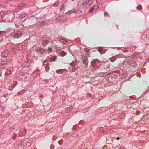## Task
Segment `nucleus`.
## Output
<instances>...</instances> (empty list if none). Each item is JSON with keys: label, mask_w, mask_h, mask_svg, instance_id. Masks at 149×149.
<instances>
[{"label": "nucleus", "mask_w": 149, "mask_h": 149, "mask_svg": "<svg viewBox=\"0 0 149 149\" xmlns=\"http://www.w3.org/2000/svg\"><path fill=\"white\" fill-rule=\"evenodd\" d=\"M76 61H72L70 64L71 67H69V70L72 72H75L76 70L75 66L76 65Z\"/></svg>", "instance_id": "f257e3e1"}, {"label": "nucleus", "mask_w": 149, "mask_h": 149, "mask_svg": "<svg viewBox=\"0 0 149 149\" xmlns=\"http://www.w3.org/2000/svg\"><path fill=\"white\" fill-rule=\"evenodd\" d=\"M93 3V1L92 0H87L83 3V6L85 7H88Z\"/></svg>", "instance_id": "f03ea898"}, {"label": "nucleus", "mask_w": 149, "mask_h": 149, "mask_svg": "<svg viewBox=\"0 0 149 149\" xmlns=\"http://www.w3.org/2000/svg\"><path fill=\"white\" fill-rule=\"evenodd\" d=\"M22 32L20 31H18L15 33L13 35V38L17 39L19 38L22 35Z\"/></svg>", "instance_id": "7ed1b4c3"}, {"label": "nucleus", "mask_w": 149, "mask_h": 149, "mask_svg": "<svg viewBox=\"0 0 149 149\" xmlns=\"http://www.w3.org/2000/svg\"><path fill=\"white\" fill-rule=\"evenodd\" d=\"M65 19V17L64 16H61L58 17L56 19L57 21L62 22Z\"/></svg>", "instance_id": "20e7f679"}, {"label": "nucleus", "mask_w": 149, "mask_h": 149, "mask_svg": "<svg viewBox=\"0 0 149 149\" xmlns=\"http://www.w3.org/2000/svg\"><path fill=\"white\" fill-rule=\"evenodd\" d=\"M8 62L6 61H2L0 63V69L6 67Z\"/></svg>", "instance_id": "39448f33"}, {"label": "nucleus", "mask_w": 149, "mask_h": 149, "mask_svg": "<svg viewBox=\"0 0 149 149\" xmlns=\"http://www.w3.org/2000/svg\"><path fill=\"white\" fill-rule=\"evenodd\" d=\"M36 51L37 54L39 55L44 52L45 49L42 48H38L36 50Z\"/></svg>", "instance_id": "423d86ee"}, {"label": "nucleus", "mask_w": 149, "mask_h": 149, "mask_svg": "<svg viewBox=\"0 0 149 149\" xmlns=\"http://www.w3.org/2000/svg\"><path fill=\"white\" fill-rule=\"evenodd\" d=\"M100 63V62L98 60H94L91 62L92 65L94 67H97Z\"/></svg>", "instance_id": "0eeeda50"}, {"label": "nucleus", "mask_w": 149, "mask_h": 149, "mask_svg": "<svg viewBox=\"0 0 149 149\" xmlns=\"http://www.w3.org/2000/svg\"><path fill=\"white\" fill-rule=\"evenodd\" d=\"M8 54V50H5L3 52L1 53V56L2 57L6 58Z\"/></svg>", "instance_id": "6e6552de"}, {"label": "nucleus", "mask_w": 149, "mask_h": 149, "mask_svg": "<svg viewBox=\"0 0 149 149\" xmlns=\"http://www.w3.org/2000/svg\"><path fill=\"white\" fill-rule=\"evenodd\" d=\"M99 52L101 54L104 53L105 52V50L103 47H100L98 49Z\"/></svg>", "instance_id": "1a4fd4ad"}, {"label": "nucleus", "mask_w": 149, "mask_h": 149, "mask_svg": "<svg viewBox=\"0 0 149 149\" xmlns=\"http://www.w3.org/2000/svg\"><path fill=\"white\" fill-rule=\"evenodd\" d=\"M76 11L74 9H73L70 10H69L66 13V15H70V14L74 12H75Z\"/></svg>", "instance_id": "9d476101"}, {"label": "nucleus", "mask_w": 149, "mask_h": 149, "mask_svg": "<svg viewBox=\"0 0 149 149\" xmlns=\"http://www.w3.org/2000/svg\"><path fill=\"white\" fill-rule=\"evenodd\" d=\"M72 108L73 107L72 106H70V107L67 108V109H66L65 112L67 113H68L72 110Z\"/></svg>", "instance_id": "9b49d317"}, {"label": "nucleus", "mask_w": 149, "mask_h": 149, "mask_svg": "<svg viewBox=\"0 0 149 149\" xmlns=\"http://www.w3.org/2000/svg\"><path fill=\"white\" fill-rule=\"evenodd\" d=\"M49 42V40H43L42 42V43L43 45H45L47 44Z\"/></svg>", "instance_id": "f8f14e48"}, {"label": "nucleus", "mask_w": 149, "mask_h": 149, "mask_svg": "<svg viewBox=\"0 0 149 149\" xmlns=\"http://www.w3.org/2000/svg\"><path fill=\"white\" fill-rule=\"evenodd\" d=\"M59 41L63 44H65L67 42V41L65 39L62 38H61Z\"/></svg>", "instance_id": "ddd939ff"}, {"label": "nucleus", "mask_w": 149, "mask_h": 149, "mask_svg": "<svg viewBox=\"0 0 149 149\" xmlns=\"http://www.w3.org/2000/svg\"><path fill=\"white\" fill-rule=\"evenodd\" d=\"M60 54L61 56H64L66 54V53L64 51H62L60 52Z\"/></svg>", "instance_id": "4468645a"}, {"label": "nucleus", "mask_w": 149, "mask_h": 149, "mask_svg": "<svg viewBox=\"0 0 149 149\" xmlns=\"http://www.w3.org/2000/svg\"><path fill=\"white\" fill-rule=\"evenodd\" d=\"M94 7H96V8H97V6H93V7H91V9H90V10H89V12H90V13H92V12H93V11L94 10Z\"/></svg>", "instance_id": "2eb2a0df"}, {"label": "nucleus", "mask_w": 149, "mask_h": 149, "mask_svg": "<svg viewBox=\"0 0 149 149\" xmlns=\"http://www.w3.org/2000/svg\"><path fill=\"white\" fill-rule=\"evenodd\" d=\"M27 16V14L26 13H23L20 15V17L21 18H25Z\"/></svg>", "instance_id": "dca6fc26"}, {"label": "nucleus", "mask_w": 149, "mask_h": 149, "mask_svg": "<svg viewBox=\"0 0 149 149\" xmlns=\"http://www.w3.org/2000/svg\"><path fill=\"white\" fill-rule=\"evenodd\" d=\"M18 84V83L16 81H15L13 83V84L12 85V86H13V88L15 87Z\"/></svg>", "instance_id": "f3484780"}, {"label": "nucleus", "mask_w": 149, "mask_h": 149, "mask_svg": "<svg viewBox=\"0 0 149 149\" xmlns=\"http://www.w3.org/2000/svg\"><path fill=\"white\" fill-rule=\"evenodd\" d=\"M26 132V130H24L22 132V136H23L25 135V134Z\"/></svg>", "instance_id": "a211bd4d"}, {"label": "nucleus", "mask_w": 149, "mask_h": 149, "mask_svg": "<svg viewBox=\"0 0 149 149\" xmlns=\"http://www.w3.org/2000/svg\"><path fill=\"white\" fill-rule=\"evenodd\" d=\"M137 8L138 10H140L142 8V6L141 5H139L137 7Z\"/></svg>", "instance_id": "6ab92c4d"}, {"label": "nucleus", "mask_w": 149, "mask_h": 149, "mask_svg": "<svg viewBox=\"0 0 149 149\" xmlns=\"http://www.w3.org/2000/svg\"><path fill=\"white\" fill-rule=\"evenodd\" d=\"M45 70L47 71H48L49 70V66L47 65L45 67Z\"/></svg>", "instance_id": "aec40b11"}, {"label": "nucleus", "mask_w": 149, "mask_h": 149, "mask_svg": "<svg viewBox=\"0 0 149 149\" xmlns=\"http://www.w3.org/2000/svg\"><path fill=\"white\" fill-rule=\"evenodd\" d=\"M56 58L55 56H53V57H52L51 58H50V60H51L53 61H54Z\"/></svg>", "instance_id": "412c9836"}, {"label": "nucleus", "mask_w": 149, "mask_h": 149, "mask_svg": "<svg viewBox=\"0 0 149 149\" xmlns=\"http://www.w3.org/2000/svg\"><path fill=\"white\" fill-rule=\"evenodd\" d=\"M24 93V90H22L18 93V94L19 95L23 94Z\"/></svg>", "instance_id": "4be33fe9"}, {"label": "nucleus", "mask_w": 149, "mask_h": 149, "mask_svg": "<svg viewBox=\"0 0 149 149\" xmlns=\"http://www.w3.org/2000/svg\"><path fill=\"white\" fill-rule=\"evenodd\" d=\"M11 72V71L10 70H7L6 71L5 74H6L9 75L10 73Z\"/></svg>", "instance_id": "5701e85b"}, {"label": "nucleus", "mask_w": 149, "mask_h": 149, "mask_svg": "<svg viewBox=\"0 0 149 149\" xmlns=\"http://www.w3.org/2000/svg\"><path fill=\"white\" fill-rule=\"evenodd\" d=\"M110 60L111 62H114L115 61V60H116V59H115V58H110Z\"/></svg>", "instance_id": "b1692460"}, {"label": "nucleus", "mask_w": 149, "mask_h": 149, "mask_svg": "<svg viewBox=\"0 0 149 149\" xmlns=\"http://www.w3.org/2000/svg\"><path fill=\"white\" fill-rule=\"evenodd\" d=\"M104 15L108 16V17H109V15L107 12H105L104 13Z\"/></svg>", "instance_id": "393cba45"}, {"label": "nucleus", "mask_w": 149, "mask_h": 149, "mask_svg": "<svg viewBox=\"0 0 149 149\" xmlns=\"http://www.w3.org/2000/svg\"><path fill=\"white\" fill-rule=\"evenodd\" d=\"M16 137V135L15 134H14L13 135V136L12 137V139H15Z\"/></svg>", "instance_id": "a878e982"}, {"label": "nucleus", "mask_w": 149, "mask_h": 149, "mask_svg": "<svg viewBox=\"0 0 149 149\" xmlns=\"http://www.w3.org/2000/svg\"><path fill=\"white\" fill-rule=\"evenodd\" d=\"M4 34V32L3 31H0V36Z\"/></svg>", "instance_id": "bb28decb"}, {"label": "nucleus", "mask_w": 149, "mask_h": 149, "mask_svg": "<svg viewBox=\"0 0 149 149\" xmlns=\"http://www.w3.org/2000/svg\"><path fill=\"white\" fill-rule=\"evenodd\" d=\"M43 65H46L47 64V63L46 61H44L43 63Z\"/></svg>", "instance_id": "cd10ccee"}, {"label": "nucleus", "mask_w": 149, "mask_h": 149, "mask_svg": "<svg viewBox=\"0 0 149 149\" xmlns=\"http://www.w3.org/2000/svg\"><path fill=\"white\" fill-rule=\"evenodd\" d=\"M83 63H84L85 65H87L88 64V62L86 61H84L83 62Z\"/></svg>", "instance_id": "c85d7f7f"}, {"label": "nucleus", "mask_w": 149, "mask_h": 149, "mask_svg": "<svg viewBox=\"0 0 149 149\" xmlns=\"http://www.w3.org/2000/svg\"><path fill=\"white\" fill-rule=\"evenodd\" d=\"M39 71H40V70H39L36 69V71H35L36 73L39 74Z\"/></svg>", "instance_id": "c756f323"}, {"label": "nucleus", "mask_w": 149, "mask_h": 149, "mask_svg": "<svg viewBox=\"0 0 149 149\" xmlns=\"http://www.w3.org/2000/svg\"><path fill=\"white\" fill-rule=\"evenodd\" d=\"M48 51L50 52H51L52 51V49L51 48H49L48 49Z\"/></svg>", "instance_id": "7c9ffc66"}, {"label": "nucleus", "mask_w": 149, "mask_h": 149, "mask_svg": "<svg viewBox=\"0 0 149 149\" xmlns=\"http://www.w3.org/2000/svg\"><path fill=\"white\" fill-rule=\"evenodd\" d=\"M61 71V70H56V72H57V73H59V72H60V71Z\"/></svg>", "instance_id": "2f4dec72"}, {"label": "nucleus", "mask_w": 149, "mask_h": 149, "mask_svg": "<svg viewBox=\"0 0 149 149\" xmlns=\"http://www.w3.org/2000/svg\"><path fill=\"white\" fill-rule=\"evenodd\" d=\"M122 50L124 52H126L127 51V50L125 49H123Z\"/></svg>", "instance_id": "473e14b6"}, {"label": "nucleus", "mask_w": 149, "mask_h": 149, "mask_svg": "<svg viewBox=\"0 0 149 149\" xmlns=\"http://www.w3.org/2000/svg\"><path fill=\"white\" fill-rule=\"evenodd\" d=\"M43 96V95L42 94H41L40 95V97H42Z\"/></svg>", "instance_id": "72a5a7b5"}, {"label": "nucleus", "mask_w": 149, "mask_h": 149, "mask_svg": "<svg viewBox=\"0 0 149 149\" xmlns=\"http://www.w3.org/2000/svg\"><path fill=\"white\" fill-rule=\"evenodd\" d=\"M2 75V73L1 72H0V77H1Z\"/></svg>", "instance_id": "f704fd0d"}, {"label": "nucleus", "mask_w": 149, "mask_h": 149, "mask_svg": "<svg viewBox=\"0 0 149 149\" xmlns=\"http://www.w3.org/2000/svg\"><path fill=\"white\" fill-rule=\"evenodd\" d=\"M120 139V138L119 137H117V138H116V139L117 140H119V139Z\"/></svg>", "instance_id": "c9c22d12"}, {"label": "nucleus", "mask_w": 149, "mask_h": 149, "mask_svg": "<svg viewBox=\"0 0 149 149\" xmlns=\"http://www.w3.org/2000/svg\"><path fill=\"white\" fill-rule=\"evenodd\" d=\"M1 42V39H0V43Z\"/></svg>", "instance_id": "e433bc0d"}]
</instances>
